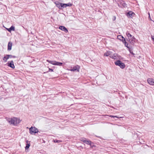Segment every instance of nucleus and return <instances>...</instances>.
<instances>
[{
  "label": "nucleus",
  "mask_w": 154,
  "mask_h": 154,
  "mask_svg": "<svg viewBox=\"0 0 154 154\" xmlns=\"http://www.w3.org/2000/svg\"><path fill=\"white\" fill-rule=\"evenodd\" d=\"M7 121L10 124L14 126H17L21 121L20 119L15 117L11 118H8L7 119Z\"/></svg>",
  "instance_id": "nucleus-1"
},
{
  "label": "nucleus",
  "mask_w": 154,
  "mask_h": 154,
  "mask_svg": "<svg viewBox=\"0 0 154 154\" xmlns=\"http://www.w3.org/2000/svg\"><path fill=\"white\" fill-rule=\"evenodd\" d=\"M115 64L116 65L119 66L122 69H123L125 67L124 63L119 60L115 61Z\"/></svg>",
  "instance_id": "nucleus-2"
},
{
  "label": "nucleus",
  "mask_w": 154,
  "mask_h": 154,
  "mask_svg": "<svg viewBox=\"0 0 154 154\" xmlns=\"http://www.w3.org/2000/svg\"><path fill=\"white\" fill-rule=\"evenodd\" d=\"M29 133L32 134L37 133L38 131V129L35 127H32L29 129Z\"/></svg>",
  "instance_id": "nucleus-3"
},
{
  "label": "nucleus",
  "mask_w": 154,
  "mask_h": 154,
  "mask_svg": "<svg viewBox=\"0 0 154 154\" xmlns=\"http://www.w3.org/2000/svg\"><path fill=\"white\" fill-rule=\"evenodd\" d=\"M7 65L8 66L11 67L13 69L15 68V66L14 64V62L13 61L11 60L10 61H8L7 63Z\"/></svg>",
  "instance_id": "nucleus-4"
},
{
  "label": "nucleus",
  "mask_w": 154,
  "mask_h": 154,
  "mask_svg": "<svg viewBox=\"0 0 154 154\" xmlns=\"http://www.w3.org/2000/svg\"><path fill=\"white\" fill-rule=\"evenodd\" d=\"M134 13L132 11H129L126 14L127 16L129 18H132V17L134 16Z\"/></svg>",
  "instance_id": "nucleus-5"
},
{
  "label": "nucleus",
  "mask_w": 154,
  "mask_h": 154,
  "mask_svg": "<svg viewBox=\"0 0 154 154\" xmlns=\"http://www.w3.org/2000/svg\"><path fill=\"white\" fill-rule=\"evenodd\" d=\"M80 68V66H76L73 67L72 69L69 70L71 71H77L78 72H79V69Z\"/></svg>",
  "instance_id": "nucleus-6"
},
{
  "label": "nucleus",
  "mask_w": 154,
  "mask_h": 154,
  "mask_svg": "<svg viewBox=\"0 0 154 154\" xmlns=\"http://www.w3.org/2000/svg\"><path fill=\"white\" fill-rule=\"evenodd\" d=\"M147 82L148 83L151 85H154V79L151 78L148 79Z\"/></svg>",
  "instance_id": "nucleus-7"
},
{
  "label": "nucleus",
  "mask_w": 154,
  "mask_h": 154,
  "mask_svg": "<svg viewBox=\"0 0 154 154\" xmlns=\"http://www.w3.org/2000/svg\"><path fill=\"white\" fill-rule=\"evenodd\" d=\"M110 58L114 59H118V56L117 54L115 53L113 54L110 55Z\"/></svg>",
  "instance_id": "nucleus-8"
},
{
  "label": "nucleus",
  "mask_w": 154,
  "mask_h": 154,
  "mask_svg": "<svg viewBox=\"0 0 154 154\" xmlns=\"http://www.w3.org/2000/svg\"><path fill=\"white\" fill-rule=\"evenodd\" d=\"M59 29L62 30H63L66 32H68L67 29L64 26H60L59 27Z\"/></svg>",
  "instance_id": "nucleus-9"
},
{
  "label": "nucleus",
  "mask_w": 154,
  "mask_h": 154,
  "mask_svg": "<svg viewBox=\"0 0 154 154\" xmlns=\"http://www.w3.org/2000/svg\"><path fill=\"white\" fill-rule=\"evenodd\" d=\"M12 43L11 42H8V51H10L11 49V48L12 46Z\"/></svg>",
  "instance_id": "nucleus-10"
},
{
  "label": "nucleus",
  "mask_w": 154,
  "mask_h": 154,
  "mask_svg": "<svg viewBox=\"0 0 154 154\" xmlns=\"http://www.w3.org/2000/svg\"><path fill=\"white\" fill-rule=\"evenodd\" d=\"M9 32H11V31H14L15 30V27L13 26H12L10 28H6Z\"/></svg>",
  "instance_id": "nucleus-11"
},
{
  "label": "nucleus",
  "mask_w": 154,
  "mask_h": 154,
  "mask_svg": "<svg viewBox=\"0 0 154 154\" xmlns=\"http://www.w3.org/2000/svg\"><path fill=\"white\" fill-rule=\"evenodd\" d=\"M9 58L8 57V54H7L4 56L3 58V60L4 61V62H6Z\"/></svg>",
  "instance_id": "nucleus-12"
},
{
  "label": "nucleus",
  "mask_w": 154,
  "mask_h": 154,
  "mask_svg": "<svg viewBox=\"0 0 154 154\" xmlns=\"http://www.w3.org/2000/svg\"><path fill=\"white\" fill-rule=\"evenodd\" d=\"M55 4H56V6L59 8L60 9H61V3H60L58 2H56L55 3Z\"/></svg>",
  "instance_id": "nucleus-13"
},
{
  "label": "nucleus",
  "mask_w": 154,
  "mask_h": 154,
  "mask_svg": "<svg viewBox=\"0 0 154 154\" xmlns=\"http://www.w3.org/2000/svg\"><path fill=\"white\" fill-rule=\"evenodd\" d=\"M62 64L63 63H62L59 62H57L55 61L54 65L59 66H61L62 65Z\"/></svg>",
  "instance_id": "nucleus-14"
},
{
  "label": "nucleus",
  "mask_w": 154,
  "mask_h": 154,
  "mask_svg": "<svg viewBox=\"0 0 154 154\" xmlns=\"http://www.w3.org/2000/svg\"><path fill=\"white\" fill-rule=\"evenodd\" d=\"M83 142L86 144H89L91 145V142L89 140H86V141H83Z\"/></svg>",
  "instance_id": "nucleus-15"
},
{
  "label": "nucleus",
  "mask_w": 154,
  "mask_h": 154,
  "mask_svg": "<svg viewBox=\"0 0 154 154\" xmlns=\"http://www.w3.org/2000/svg\"><path fill=\"white\" fill-rule=\"evenodd\" d=\"M126 35L129 39L131 37L132 35L128 32H126Z\"/></svg>",
  "instance_id": "nucleus-16"
},
{
  "label": "nucleus",
  "mask_w": 154,
  "mask_h": 154,
  "mask_svg": "<svg viewBox=\"0 0 154 154\" xmlns=\"http://www.w3.org/2000/svg\"><path fill=\"white\" fill-rule=\"evenodd\" d=\"M118 39H120V40H122V41L124 40V39H125L123 36H122L121 35H119L117 37Z\"/></svg>",
  "instance_id": "nucleus-17"
},
{
  "label": "nucleus",
  "mask_w": 154,
  "mask_h": 154,
  "mask_svg": "<svg viewBox=\"0 0 154 154\" xmlns=\"http://www.w3.org/2000/svg\"><path fill=\"white\" fill-rule=\"evenodd\" d=\"M122 42L124 44L125 46L127 48H128V44L126 42L125 39H124V40L122 41Z\"/></svg>",
  "instance_id": "nucleus-18"
},
{
  "label": "nucleus",
  "mask_w": 154,
  "mask_h": 154,
  "mask_svg": "<svg viewBox=\"0 0 154 154\" xmlns=\"http://www.w3.org/2000/svg\"><path fill=\"white\" fill-rule=\"evenodd\" d=\"M30 146V143H28L26 144V146L25 147V149L26 150L28 149L29 147Z\"/></svg>",
  "instance_id": "nucleus-19"
},
{
  "label": "nucleus",
  "mask_w": 154,
  "mask_h": 154,
  "mask_svg": "<svg viewBox=\"0 0 154 154\" xmlns=\"http://www.w3.org/2000/svg\"><path fill=\"white\" fill-rule=\"evenodd\" d=\"M47 61L50 63H51L53 65H54V64L55 63V61H50L49 60H47Z\"/></svg>",
  "instance_id": "nucleus-20"
},
{
  "label": "nucleus",
  "mask_w": 154,
  "mask_h": 154,
  "mask_svg": "<svg viewBox=\"0 0 154 154\" xmlns=\"http://www.w3.org/2000/svg\"><path fill=\"white\" fill-rule=\"evenodd\" d=\"M109 55H110V52L108 51H107L104 54V56H108Z\"/></svg>",
  "instance_id": "nucleus-21"
},
{
  "label": "nucleus",
  "mask_w": 154,
  "mask_h": 154,
  "mask_svg": "<svg viewBox=\"0 0 154 154\" xmlns=\"http://www.w3.org/2000/svg\"><path fill=\"white\" fill-rule=\"evenodd\" d=\"M65 7L66 8L67 6H70L72 5V4L70 3H68V4H65Z\"/></svg>",
  "instance_id": "nucleus-22"
},
{
  "label": "nucleus",
  "mask_w": 154,
  "mask_h": 154,
  "mask_svg": "<svg viewBox=\"0 0 154 154\" xmlns=\"http://www.w3.org/2000/svg\"><path fill=\"white\" fill-rule=\"evenodd\" d=\"M129 40H131V41L135 42V38L134 36H131V37L130 38Z\"/></svg>",
  "instance_id": "nucleus-23"
},
{
  "label": "nucleus",
  "mask_w": 154,
  "mask_h": 154,
  "mask_svg": "<svg viewBox=\"0 0 154 154\" xmlns=\"http://www.w3.org/2000/svg\"><path fill=\"white\" fill-rule=\"evenodd\" d=\"M8 57L9 58H15L16 57L15 56H12L11 55L8 54Z\"/></svg>",
  "instance_id": "nucleus-24"
},
{
  "label": "nucleus",
  "mask_w": 154,
  "mask_h": 154,
  "mask_svg": "<svg viewBox=\"0 0 154 154\" xmlns=\"http://www.w3.org/2000/svg\"><path fill=\"white\" fill-rule=\"evenodd\" d=\"M65 4H63V3H61V9H62L63 8H65Z\"/></svg>",
  "instance_id": "nucleus-25"
},
{
  "label": "nucleus",
  "mask_w": 154,
  "mask_h": 154,
  "mask_svg": "<svg viewBox=\"0 0 154 154\" xmlns=\"http://www.w3.org/2000/svg\"><path fill=\"white\" fill-rule=\"evenodd\" d=\"M54 142H56V143H58V142H61V141L60 140H54Z\"/></svg>",
  "instance_id": "nucleus-26"
},
{
  "label": "nucleus",
  "mask_w": 154,
  "mask_h": 154,
  "mask_svg": "<svg viewBox=\"0 0 154 154\" xmlns=\"http://www.w3.org/2000/svg\"><path fill=\"white\" fill-rule=\"evenodd\" d=\"M151 38L152 40H153L154 42V36H153L152 35L151 36Z\"/></svg>",
  "instance_id": "nucleus-27"
},
{
  "label": "nucleus",
  "mask_w": 154,
  "mask_h": 154,
  "mask_svg": "<svg viewBox=\"0 0 154 154\" xmlns=\"http://www.w3.org/2000/svg\"><path fill=\"white\" fill-rule=\"evenodd\" d=\"M26 144H27L28 143H30V142L28 140H26Z\"/></svg>",
  "instance_id": "nucleus-28"
},
{
  "label": "nucleus",
  "mask_w": 154,
  "mask_h": 154,
  "mask_svg": "<svg viewBox=\"0 0 154 154\" xmlns=\"http://www.w3.org/2000/svg\"><path fill=\"white\" fill-rule=\"evenodd\" d=\"M49 71H51L53 72V69H51L50 68H49Z\"/></svg>",
  "instance_id": "nucleus-29"
},
{
  "label": "nucleus",
  "mask_w": 154,
  "mask_h": 154,
  "mask_svg": "<svg viewBox=\"0 0 154 154\" xmlns=\"http://www.w3.org/2000/svg\"><path fill=\"white\" fill-rule=\"evenodd\" d=\"M110 117H116L117 118L118 117L116 116H110Z\"/></svg>",
  "instance_id": "nucleus-30"
},
{
  "label": "nucleus",
  "mask_w": 154,
  "mask_h": 154,
  "mask_svg": "<svg viewBox=\"0 0 154 154\" xmlns=\"http://www.w3.org/2000/svg\"><path fill=\"white\" fill-rule=\"evenodd\" d=\"M149 19H150V20H152L151 19L150 16V17H149Z\"/></svg>",
  "instance_id": "nucleus-31"
},
{
  "label": "nucleus",
  "mask_w": 154,
  "mask_h": 154,
  "mask_svg": "<svg viewBox=\"0 0 154 154\" xmlns=\"http://www.w3.org/2000/svg\"><path fill=\"white\" fill-rule=\"evenodd\" d=\"M148 15H149V17H150V13H148Z\"/></svg>",
  "instance_id": "nucleus-32"
},
{
  "label": "nucleus",
  "mask_w": 154,
  "mask_h": 154,
  "mask_svg": "<svg viewBox=\"0 0 154 154\" xmlns=\"http://www.w3.org/2000/svg\"><path fill=\"white\" fill-rule=\"evenodd\" d=\"M130 52L131 53H132L133 54V55H134V54L133 53H131V52Z\"/></svg>",
  "instance_id": "nucleus-33"
},
{
  "label": "nucleus",
  "mask_w": 154,
  "mask_h": 154,
  "mask_svg": "<svg viewBox=\"0 0 154 154\" xmlns=\"http://www.w3.org/2000/svg\"><path fill=\"white\" fill-rule=\"evenodd\" d=\"M86 140H83H83H82V141H86Z\"/></svg>",
  "instance_id": "nucleus-34"
}]
</instances>
